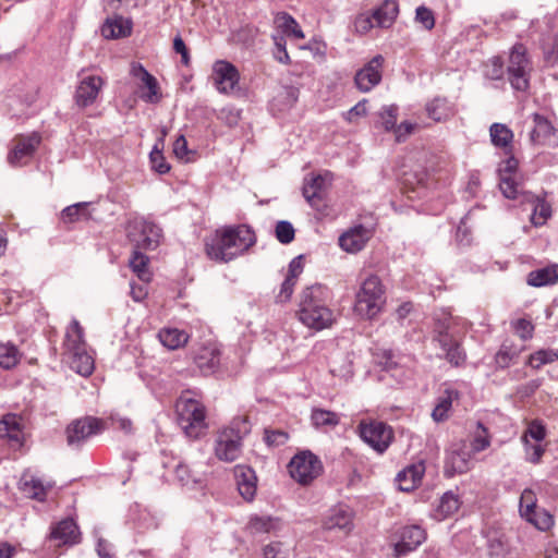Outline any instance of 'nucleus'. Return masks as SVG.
<instances>
[{
	"label": "nucleus",
	"mask_w": 558,
	"mask_h": 558,
	"mask_svg": "<svg viewBox=\"0 0 558 558\" xmlns=\"http://www.w3.org/2000/svg\"><path fill=\"white\" fill-rule=\"evenodd\" d=\"M255 242V232L247 225L223 227L206 239L205 251L210 259L228 263L245 253Z\"/></svg>",
	"instance_id": "obj_1"
},
{
	"label": "nucleus",
	"mask_w": 558,
	"mask_h": 558,
	"mask_svg": "<svg viewBox=\"0 0 558 558\" xmlns=\"http://www.w3.org/2000/svg\"><path fill=\"white\" fill-rule=\"evenodd\" d=\"M330 298V290L322 283L303 289L298 311L300 322L316 331L329 328L335 322V314L328 306Z\"/></svg>",
	"instance_id": "obj_2"
},
{
	"label": "nucleus",
	"mask_w": 558,
	"mask_h": 558,
	"mask_svg": "<svg viewBox=\"0 0 558 558\" xmlns=\"http://www.w3.org/2000/svg\"><path fill=\"white\" fill-rule=\"evenodd\" d=\"M386 304V291L376 275L366 277L355 294L354 312L362 318L374 319Z\"/></svg>",
	"instance_id": "obj_3"
},
{
	"label": "nucleus",
	"mask_w": 558,
	"mask_h": 558,
	"mask_svg": "<svg viewBox=\"0 0 558 558\" xmlns=\"http://www.w3.org/2000/svg\"><path fill=\"white\" fill-rule=\"evenodd\" d=\"M178 423L189 437L197 438L206 429L205 407L197 400L180 397L175 403Z\"/></svg>",
	"instance_id": "obj_4"
},
{
	"label": "nucleus",
	"mask_w": 558,
	"mask_h": 558,
	"mask_svg": "<svg viewBox=\"0 0 558 558\" xmlns=\"http://www.w3.org/2000/svg\"><path fill=\"white\" fill-rule=\"evenodd\" d=\"M126 235L134 250H155L160 242L162 230L144 217H133L128 221Z\"/></svg>",
	"instance_id": "obj_5"
},
{
	"label": "nucleus",
	"mask_w": 558,
	"mask_h": 558,
	"mask_svg": "<svg viewBox=\"0 0 558 558\" xmlns=\"http://www.w3.org/2000/svg\"><path fill=\"white\" fill-rule=\"evenodd\" d=\"M508 80L511 87L519 92H525L530 86V61L526 49L522 44L512 47L507 66Z\"/></svg>",
	"instance_id": "obj_6"
},
{
	"label": "nucleus",
	"mask_w": 558,
	"mask_h": 558,
	"mask_svg": "<svg viewBox=\"0 0 558 558\" xmlns=\"http://www.w3.org/2000/svg\"><path fill=\"white\" fill-rule=\"evenodd\" d=\"M288 469L293 480L307 485L322 474L323 463L313 452L304 450L291 459Z\"/></svg>",
	"instance_id": "obj_7"
},
{
	"label": "nucleus",
	"mask_w": 558,
	"mask_h": 558,
	"mask_svg": "<svg viewBox=\"0 0 558 558\" xmlns=\"http://www.w3.org/2000/svg\"><path fill=\"white\" fill-rule=\"evenodd\" d=\"M361 439L378 453H384L393 439L392 428L381 421H361L359 426Z\"/></svg>",
	"instance_id": "obj_8"
},
{
	"label": "nucleus",
	"mask_w": 558,
	"mask_h": 558,
	"mask_svg": "<svg viewBox=\"0 0 558 558\" xmlns=\"http://www.w3.org/2000/svg\"><path fill=\"white\" fill-rule=\"evenodd\" d=\"M77 78L74 101L78 108L84 109L95 104L105 83L98 75L86 74L84 69L78 72Z\"/></svg>",
	"instance_id": "obj_9"
},
{
	"label": "nucleus",
	"mask_w": 558,
	"mask_h": 558,
	"mask_svg": "<svg viewBox=\"0 0 558 558\" xmlns=\"http://www.w3.org/2000/svg\"><path fill=\"white\" fill-rule=\"evenodd\" d=\"M102 429V421L97 417L77 418L69 424L65 429L68 445L73 448H81L89 437L99 434Z\"/></svg>",
	"instance_id": "obj_10"
},
{
	"label": "nucleus",
	"mask_w": 558,
	"mask_h": 558,
	"mask_svg": "<svg viewBox=\"0 0 558 558\" xmlns=\"http://www.w3.org/2000/svg\"><path fill=\"white\" fill-rule=\"evenodd\" d=\"M242 452V436L233 427L221 429L215 440V454L220 461L233 462Z\"/></svg>",
	"instance_id": "obj_11"
},
{
	"label": "nucleus",
	"mask_w": 558,
	"mask_h": 558,
	"mask_svg": "<svg viewBox=\"0 0 558 558\" xmlns=\"http://www.w3.org/2000/svg\"><path fill=\"white\" fill-rule=\"evenodd\" d=\"M211 80L220 94L233 95L240 92V73L230 62L218 60L214 63Z\"/></svg>",
	"instance_id": "obj_12"
},
{
	"label": "nucleus",
	"mask_w": 558,
	"mask_h": 558,
	"mask_svg": "<svg viewBox=\"0 0 558 558\" xmlns=\"http://www.w3.org/2000/svg\"><path fill=\"white\" fill-rule=\"evenodd\" d=\"M471 468V452L463 441L452 444L447 450L444 463V475L451 478L457 474L466 473Z\"/></svg>",
	"instance_id": "obj_13"
},
{
	"label": "nucleus",
	"mask_w": 558,
	"mask_h": 558,
	"mask_svg": "<svg viewBox=\"0 0 558 558\" xmlns=\"http://www.w3.org/2000/svg\"><path fill=\"white\" fill-rule=\"evenodd\" d=\"M81 542V532L76 522L71 519H63L51 525L46 543L50 546H74Z\"/></svg>",
	"instance_id": "obj_14"
},
{
	"label": "nucleus",
	"mask_w": 558,
	"mask_h": 558,
	"mask_svg": "<svg viewBox=\"0 0 558 558\" xmlns=\"http://www.w3.org/2000/svg\"><path fill=\"white\" fill-rule=\"evenodd\" d=\"M384 62V57L376 54L355 73L354 84L360 92H371L381 82Z\"/></svg>",
	"instance_id": "obj_15"
},
{
	"label": "nucleus",
	"mask_w": 558,
	"mask_h": 558,
	"mask_svg": "<svg viewBox=\"0 0 558 558\" xmlns=\"http://www.w3.org/2000/svg\"><path fill=\"white\" fill-rule=\"evenodd\" d=\"M534 128L530 133V140L534 145L558 147V129L544 116L533 113Z\"/></svg>",
	"instance_id": "obj_16"
},
{
	"label": "nucleus",
	"mask_w": 558,
	"mask_h": 558,
	"mask_svg": "<svg viewBox=\"0 0 558 558\" xmlns=\"http://www.w3.org/2000/svg\"><path fill=\"white\" fill-rule=\"evenodd\" d=\"M40 143L37 134L20 137L8 155V161L12 166H21L25 163L35 153Z\"/></svg>",
	"instance_id": "obj_17"
},
{
	"label": "nucleus",
	"mask_w": 558,
	"mask_h": 558,
	"mask_svg": "<svg viewBox=\"0 0 558 558\" xmlns=\"http://www.w3.org/2000/svg\"><path fill=\"white\" fill-rule=\"evenodd\" d=\"M371 239V231L362 225L355 226L339 238L340 247L348 253H357Z\"/></svg>",
	"instance_id": "obj_18"
},
{
	"label": "nucleus",
	"mask_w": 558,
	"mask_h": 558,
	"mask_svg": "<svg viewBox=\"0 0 558 558\" xmlns=\"http://www.w3.org/2000/svg\"><path fill=\"white\" fill-rule=\"evenodd\" d=\"M424 473L425 464L423 461L407 466L396 476L398 488L407 493L412 492L421 484Z\"/></svg>",
	"instance_id": "obj_19"
},
{
	"label": "nucleus",
	"mask_w": 558,
	"mask_h": 558,
	"mask_svg": "<svg viewBox=\"0 0 558 558\" xmlns=\"http://www.w3.org/2000/svg\"><path fill=\"white\" fill-rule=\"evenodd\" d=\"M194 363L203 375H210L220 364V351L215 347H202L194 355Z\"/></svg>",
	"instance_id": "obj_20"
},
{
	"label": "nucleus",
	"mask_w": 558,
	"mask_h": 558,
	"mask_svg": "<svg viewBox=\"0 0 558 558\" xmlns=\"http://www.w3.org/2000/svg\"><path fill=\"white\" fill-rule=\"evenodd\" d=\"M353 513L348 506L332 508L323 521L325 530H347L352 527Z\"/></svg>",
	"instance_id": "obj_21"
},
{
	"label": "nucleus",
	"mask_w": 558,
	"mask_h": 558,
	"mask_svg": "<svg viewBox=\"0 0 558 558\" xmlns=\"http://www.w3.org/2000/svg\"><path fill=\"white\" fill-rule=\"evenodd\" d=\"M21 492L28 498L44 501L47 496V488L43 482L29 470L25 471L19 482Z\"/></svg>",
	"instance_id": "obj_22"
},
{
	"label": "nucleus",
	"mask_w": 558,
	"mask_h": 558,
	"mask_svg": "<svg viewBox=\"0 0 558 558\" xmlns=\"http://www.w3.org/2000/svg\"><path fill=\"white\" fill-rule=\"evenodd\" d=\"M235 478L240 495L247 501L253 500L257 489L255 472L247 466H238Z\"/></svg>",
	"instance_id": "obj_23"
},
{
	"label": "nucleus",
	"mask_w": 558,
	"mask_h": 558,
	"mask_svg": "<svg viewBox=\"0 0 558 558\" xmlns=\"http://www.w3.org/2000/svg\"><path fill=\"white\" fill-rule=\"evenodd\" d=\"M426 538L425 530L418 525L404 526L401 531L400 542L397 550L400 553L411 551L418 547Z\"/></svg>",
	"instance_id": "obj_24"
},
{
	"label": "nucleus",
	"mask_w": 558,
	"mask_h": 558,
	"mask_svg": "<svg viewBox=\"0 0 558 558\" xmlns=\"http://www.w3.org/2000/svg\"><path fill=\"white\" fill-rule=\"evenodd\" d=\"M325 179L316 175L306 180L303 185V196L307 203L316 210L322 209V202L325 194Z\"/></svg>",
	"instance_id": "obj_25"
},
{
	"label": "nucleus",
	"mask_w": 558,
	"mask_h": 558,
	"mask_svg": "<svg viewBox=\"0 0 558 558\" xmlns=\"http://www.w3.org/2000/svg\"><path fill=\"white\" fill-rule=\"evenodd\" d=\"M132 22L122 16L107 19L101 26V34L107 39L124 38L131 35Z\"/></svg>",
	"instance_id": "obj_26"
},
{
	"label": "nucleus",
	"mask_w": 558,
	"mask_h": 558,
	"mask_svg": "<svg viewBox=\"0 0 558 558\" xmlns=\"http://www.w3.org/2000/svg\"><path fill=\"white\" fill-rule=\"evenodd\" d=\"M372 14L376 26L388 28L393 24L399 14V4L397 0H385Z\"/></svg>",
	"instance_id": "obj_27"
},
{
	"label": "nucleus",
	"mask_w": 558,
	"mask_h": 558,
	"mask_svg": "<svg viewBox=\"0 0 558 558\" xmlns=\"http://www.w3.org/2000/svg\"><path fill=\"white\" fill-rule=\"evenodd\" d=\"M274 23L281 32L280 36L293 37L295 39H303L304 33L296 22V20L288 12H278L274 17Z\"/></svg>",
	"instance_id": "obj_28"
},
{
	"label": "nucleus",
	"mask_w": 558,
	"mask_h": 558,
	"mask_svg": "<svg viewBox=\"0 0 558 558\" xmlns=\"http://www.w3.org/2000/svg\"><path fill=\"white\" fill-rule=\"evenodd\" d=\"M460 393L457 389L448 387L438 397L437 403L432 412V417L435 422H442L448 418V412L452 407V402L459 399Z\"/></svg>",
	"instance_id": "obj_29"
},
{
	"label": "nucleus",
	"mask_w": 558,
	"mask_h": 558,
	"mask_svg": "<svg viewBox=\"0 0 558 558\" xmlns=\"http://www.w3.org/2000/svg\"><path fill=\"white\" fill-rule=\"evenodd\" d=\"M22 428L15 414H5L0 421V438H5L16 445L22 444Z\"/></svg>",
	"instance_id": "obj_30"
},
{
	"label": "nucleus",
	"mask_w": 558,
	"mask_h": 558,
	"mask_svg": "<svg viewBox=\"0 0 558 558\" xmlns=\"http://www.w3.org/2000/svg\"><path fill=\"white\" fill-rule=\"evenodd\" d=\"M527 284L532 287H544L558 281V264H553L535 269L527 275Z\"/></svg>",
	"instance_id": "obj_31"
},
{
	"label": "nucleus",
	"mask_w": 558,
	"mask_h": 558,
	"mask_svg": "<svg viewBox=\"0 0 558 558\" xmlns=\"http://www.w3.org/2000/svg\"><path fill=\"white\" fill-rule=\"evenodd\" d=\"M460 506L461 501L458 494L448 490L441 496L439 505L434 511V518L438 521H442L457 512Z\"/></svg>",
	"instance_id": "obj_32"
},
{
	"label": "nucleus",
	"mask_w": 558,
	"mask_h": 558,
	"mask_svg": "<svg viewBox=\"0 0 558 558\" xmlns=\"http://www.w3.org/2000/svg\"><path fill=\"white\" fill-rule=\"evenodd\" d=\"M158 338L163 347L169 350H177L185 345L190 339V335L178 328H162L158 332Z\"/></svg>",
	"instance_id": "obj_33"
},
{
	"label": "nucleus",
	"mask_w": 558,
	"mask_h": 558,
	"mask_svg": "<svg viewBox=\"0 0 558 558\" xmlns=\"http://www.w3.org/2000/svg\"><path fill=\"white\" fill-rule=\"evenodd\" d=\"M452 319L451 315L442 314L441 317H436L434 320L433 340L439 347L448 345L450 341L456 339L450 332Z\"/></svg>",
	"instance_id": "obj_34"
},
{
	"label": "nucleus",
	"mask_w": 558,
	"mask_h": 558,
	"mask_svg": "<svg viewBox=\"0 0 558 558\" xmlns=\"http://www.w3.org/2000/svg\"><path fill=\"white\" fill-rule=\"evenodd\" d=\"M138 72L141 75V81L143 83L140 97L145 102L149 104H155L159 101L160 96L157 80L142 65L138 66Z\"/></svg>",
	"instance_id": "obj_35"
},
{
	"label": "nucleus",
	"mask_w": 558,
	"mask_h": 558,
	"mask_svg": "<svg viewBox=\"0 0 558 558\" xmlns=\"http://www.w3.org/2000/svg\"><path fill=\"white\" fill-rule=\"evenodd\" d=\"M71 368L82 376H88L94 371V360L86 352V349H80L69 353Z\"/></svg>",
	"instance_id": "obj_36"
},
{
	"label": "nucleus",
	"mask_w": 558,
	"mask_h": 558,
	"mask_svg": "<svg viewBox=\"0 0 558 558\" xmlns=\"http://www.w3.org/2000/svg\"><path fill=\"white\" fill-rule=\"evenodd\" d=\"M85 347L83 328L76 319H73L65 332L64 348L70 353Z\"/></svg>",
	"instance_id": "obj_37"
},
{
	"label": "nucleus",
	"mask_w": 558,
	"mask_h": 558,
	"mask_svg": "<svg viewBox=\"0 0 558 558\" xmlns=\"http://www.w3.org/2000/svg\"><path fill=\"white\" fill-rule=\"evenodd\" d=\"M489 135L494 146L504 148L506 151L510 150L513 132L506 124L493 123L489 128Z\"/></svg>",
	"instance_id": "obj_38"
},
{
	"label": "nucleus",
	"mask_w": 558,
	"mask_h": 558,
	"mask_svg": "<svg viewBox=\"0 0 558 558\" xmlns=\"http://www.w3.org/2000/svg\"><path fill=\"white\" fill-rule=\"evenodd\" d=\"M22 357L19 348L11 341L0 342V367L11 369L15 367Z\"/></svg>",
	"instance_id": "obj_39"
},
{
	"label": "nucleus",
	"mask_w": 558,
	"mask_h": 558,
	"mask_svg": "<svg viewBox=\"0 0 558 558\" xmlns=\"http://www.w3.org/2000/svg\"><path fill=\"white\" fill-rule=\"evenodd\" d=\"M426 111L430 119L436 122L446 120L453 111L449 101L442 97H436L426 105Z\"/></svg>",
	"instance_id": "obj_40"
},
{
	"label": "nucleus",
	"mask_w": 558,
	"mask_h": 558,
	"mask_svg": "<svg viewBox=\"0 0 558 558\" xmlns=\"http://www.w3.org/2000/svg\"><path fill=\"white\" fill-rule=\"evenodd\" d=\"M142 250H134L130 258V267L137 275V277L148 282L151 279V272L148 269L149 258L141 252Z\"/></svg>",
	"instance_id": "obj_41"
},
{
	"label": "nucleus",
	"mask_w": 558,
	"mask_h": 558,
	"mask_svg": "<svg viewBox=\"0 0 558 558\" xmlns=\"http://www.w3.org/2000/svg\"><path fill=\"white\" fill-rule=\"evenodd\" d=\"M440 349L445 353V359L452 366L459 367L464 365L466 361V352L462 348L459 340L454 339L450 341L448 345L440 347Z\"/></svg>",
	"instance_id": "obj_42"
},
{
	"label": "nucleus",
	"mask_w": 558,
	"mask_h": 558,
	"mask_svg": "<svg viewBox=\"0 0 558 558\" xmlns=\"http://www.w3.org/2000/svg\"><path fill=\"white\" fill-rule=\"evenodd\" d=\"M555 361H558V350L541 349L529 356L526 364L534 369H539L543 365Z\"/></svg>",
	"instance_id": "obj_43"
},
{
	"label": "nucleus",
	"mask_w": 558,
	"mask_h": 558,
	"mask_svg": "<svg viewBox=\"0 0 558 558\" xmlns=\"http://www.w3.org/2000/svg\"><path fill=\"white\" fill-rule=\"evenodd\" d=\"M551 216L550 205L543 198L536 197L533 202V213L531 215V222L535 227H541L546 223L547 219Z\"/></svg>",
	"instance_id": "obj_44"
},
{
	"label": "nucleus",
	"mask_w": 558,
	"mask_h": 558,
	"mask_svg": "<svg viewBox=\"0 0 558 558\" xmlns=\"http://www.w3.org/2000/svg\"><path fill=\"white\" fill-rule=\"evenodd\" d=\"M89 203L82 202L70 205L62 210V219L65 222H74L78 220H87L90 218L88 213Z\"/></svg>",
	"instance_id": "obj_45"
},
{
	"label": "nucleus",
	"mask_w": 558,
	"mask_h": 558,
	"mask_svg": "<svg viewBox=\"0 0 558 558\" xmlns=\"http://www.w3.org/2000/svg\"><path fill=\"white\" fill-rule=\"evenodd\" d=\"M277 525L278 519L269 515H254L248 522V529L252 533H269Z\"/></svg>",
	"instance_id": "obj_46"
},
{
	"label": "nucleus",
	"mask_w": 558,
	"mask_h": 558,
	"mask_svg": "<svg viewBox=\"0 0 558 558\" xmlns=\"http://www.w3.org/2000/svg\"><path fill=\"white\" fill-rule=\"evenodd\" d=\"M311 418L313 425L316 427H333L339 424V416L337 413L323 409L313 410Z\"/></svg>",
	"instance_id": "obj_47"
},
{
	"label": "nucleus",
	"mask_w": 558,
	"mask_h": 558,
	"mask_svg": "<svg viewBox=\"0 0 558 558\" xmlns=\"http://www.w3.org/2000/svg\"><path fill=\"white\" fill-rule=\"evenodd\" d=\"M518 356L519 352L514 348L502 344L494 357L496 367L501 369L507 368Z\"/></svg>",
	"instance_id": "obj_48"
},
{
	"label": "nucleus",
	"mask_w": 558,
	"mask_h": 558,
	"mask_svg": "<svg viewBox=\"0 0 558 558\" xmlns=\"http://www.w3.org/2000/svg\"><path fill=\"white\" fill-rule=\"evenodd\" d=\"M490 446V437L488 434V429L483 425V423H477V430L471 442V450L473 452H481L487 449Z\"/></svg>",
	"instance_id": "obj_49"
},
{
	"label": "nucleus",
	"mask_w": 558,
	"mask_h": 558,
	"mask_svg": "<svg viewBox=\"0 0 558 558\" xmlns=\"http://www.w3.org/2000/svg\"><path fill=\"white\" fill-rule=\"evenodd\" d=\"M524 445L525 460L532 464H538L545 453V448L539 444H532L526 437H521Z\"/></svg>",
	"instance_id": "obj_50"
},
{
	"label": "nucleus",
	"mask_w": 558,
	"mask_h": 558,
	"mask_svg": "<svg viewBox=\"0 0 558 558\" xmlns=\"http://www.w3.org/2000/svg\"><path fill=\"white\" fill-rule=\"evenodd\" d=\"M264 441L268 447L276 448L287 444L289 440V434L282 429H270L264 430Z\"/></svg>",
	"instance_id": "obj_51"
},
{
	"label": "nucleus",
	"mask_w": 558,
	"mask_h": 558,
	"mask_svg": "<svg viewBox=\"0 0 558 558\" xmlns=\"http://www.w3.org/2000/svg\"><path fill=\"white\" fill-rule=\"evenodd\" d=\"M527 522L545 532L554 525V517L548 511L538 509Z\"/></svg>",
	"instance_id": "obj_52"
},
{
	"label": "nucleus",
	"mask_w": 558,
	"mask_h": 558,
	"mask_svg": "<svg viewBox=\"0 0 558 558\" xmlns=\"http://www.w3.org/2000/svg\"><path fill=\"white\" fill-rule=\"evenodd\" d=\"M276 238L282 244H289L294 240V228L291 222L287 220H280L276 225Z\"/></svg>",
	"instance_id": "obj_53"
},
{
	"label": "nucleus",
	"mask_w": 558,
	"mask_h": 558,
	"mask_svg": "<svg viewBox=\"0 0 558 558\" xmlns=\"http://www.w3.org/2000/svg\"><path fill=\"white\" fill-rule=\"evenodd\" d=\"M378 364L384 371L392 372L400 366V356L392 350H384L378 355Z\"/></svg>",
	"instance_id": "obj_54"
},
{
	"label": "nucleus",
	"mask_w": 558,
	"mask_h": 558,
	"mask_svg": "<svg viewBox=\"0 0 558 558\" xmlns=\"http://www.w3.org/2000/svg\"><path fill=\"white\" fill-rule=\"evenodd\" d=\"M381 124L385 128L386 131H391L397 128V117H398V107L397 106H386L383 107L381 111L379 112Z\"/></svg>",
	"instance_id": "obj_55"
},
{
	"label": "nucleus",
	"mask_w": 558,
	"mask_h": 558,
	"mask_svg": "<svg viewBox=\"0 0 558 558\" xmlns=\"http://www.w3.org/2000/svg\"><path fill=\"white\" fill-rule=\"evenodd\" d=\"M149 160L151 165V169L159 174H165L169 172L170 165L166 161V158L163 157L162 153L157 148V146L154 147V149L149 154Z\"/></svg>",
	"instance_id": "obj_56"
},
{
	"label": "nucleus",
	"mask_w": 558,
	"mask_h": 558,
	"mask_svg": "<svg viewBox=\"0 0 558 558\" xmlns=\"http://www.w3.org/2000/svg\"><path fill=\"white\" fill-rule=\"evenodd\" d=\"M499 189L502 195L509 199H515L519 194L518 183L509 175L500 177Z\"/></svg>",
	"instance_id": "obj_57"
},
{
	"label": "nucleus",
	"mask_w": 558,
	"mask_h": 558,
	"mask_svg": "<svg viewBox=\"0 0 558 558\" xmlns=\"http://www.w3.org/2000/svg\"><path fill=\"white\" fill-rule=\"evenodd\" d=\"M513 330L522 340H529L533 337L534 326L525 319L519 318L511 323Z\"/></svg>",
	"instance_id": "obj_58"
},
{
	"label": "nucleus",
	"mask_w": 558,
	"mask_h": 558,
	"mask_svg": "<svg viewBox=\"0 0 558 558\" xmlns=\"http://www.w3.org/2000/svg\"><path fill=\"white\" fill-rule=\"evenodd\" d=\"M275 43L274 57L275 59L283 64L290 63V57L286 48V39L283 36L272 35Z\"/></svg>",
	"instance_id": "obj_59"
},
{
	"label": "nucleus",
	"mask_w": 558,
	"mask_h": 558,
	"mask_svg": "<svg viewBox=\"0 0 558 558\" xmlns=\"http://www.w3.org/2000/svg\"><path fill=\"white\" fill-rule=\"evenodd\" d=\"M415 21L422 24L427 31H430L435 26V17L433 11L424 5H421L416 9Z\"/></svg>",
	"instance_id": "obj_60"
},
{
	"label": "nucleus",
	"mask_w": 558,
	"mask_h": 558,
	"mask_svg": "<svg viewBox=\"0 0 558 558\" xmlns=\"http://www.w3.org/2000/svg\"><path fill=\"white\" fill-rule=\"evenodd\" d=\"M522 437H526V439L530 437L536 442H541L546 437V428L539 421H532Z\"/></svg>",
	"instance_id": "obj_61"
},
{
	"label": "nucleus",
	"mask_w": 558,
	"mask_h": 558,
	"mask_svg": "<svg viewBox=\"0 0 558 558\" xmlns=\"http://www.w3.org/2000/svg\"><path fill=\"white\" fill-rule=\"evenodd\" d=\"M174 474L182 485H190L198 482V480L190 471L189 466L181 462L175 464Z\"/></svg>",
	"instance_id": "obj_62"
},
{
	"label": "nucleus",
	"mask_w": 558,
	"mask_h": 558,
	"mask_svg": "<svg viewBox=\"0 0 558 558\" xmlns=\"http://www.w3.org/2000/svg\"><path fill=\"white\" fill-rule=\"evenodd\" d=\"M300 90L294 86H286L279 94L278 99L283 102L287 108H291L299 99Z\"/></svg>",
	"instance_id": "obj_63"
},
{
	"label": "nucleus",
	"mask_w": 558,
	"mask_h": 558,
	"mask_svg": "<svg viewBox=\"0 0 558 558\" xmlns=\"http://www.w3.org/2000/svg\"><path fill=\"white\" fill-rule=\"evenodd\" d=\"M296 281L298 280L286 276L283 282L281 283L280 291L277 295L278 302L284 303L291 299Z\"/></svg>",
	"instance_id": "obj_64"
}]
</instances>
